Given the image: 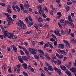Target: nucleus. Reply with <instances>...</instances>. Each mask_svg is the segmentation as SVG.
Instances as JSON below:
<instances>
[{
    "mask_svg": "<svg viewBox=\"0 0 76 76\" xmlns=\"http://www.w3.org/2000/svg\"><path fill=\"white\" fill-rule=\"evenodd\" d=\"M47 47H48V45L47 44H45L44 47V48H46Z\"/></svg>",
    "mask_w": 76,
    "mask_h": 76,
    "instance_id": "69168bd1",
    "label": "nucleus"
},
{
    "mask_svg": "<svg viewBox=\"0 0 76 76\" xmlns=\"http://www.w3.org/2000/svg\"><path fill=\"white\" fill-rule=\"evenodd\" d=\"M16 25H18V26H21V25L20 24V23H19L18 22V21H16Z\"/></svg>",
    "mask_w": 76,
    "mask_h": 76,
    "instance_id": "8fccbe9b",
    "label": "nucleus"
},
{
    "mask_svg": "<svg viewBox=\"0 0 76 76\" xmlns=\"http://www.w3.org/2000/svg\"><path fill=\"white\" fill-rule=\"evenodd\" d=\"M41 34V31L40 30H38L37 31V34Z\"/></svg>",
    "mask_w": 76,
    "mask_h": 76,
    "instance_id": "680f3d73",
    "label": "nucleus"
},
{
    "mask_svg": "<svg viewBox=\"0 0 76 76\" xmlns=\"http://www.w3.org/2000/svg\"><path fill=\"white\" fill-rule=\"evenodd\" d=\"M28 19L30 21H31V22H32V19L31 18V15H29L28 16Z\"/></svg>",
    "mask_w": 76,
    "mask_h": 76,
    "instance_id": "c9c22d12",
    "label": "nucleus"
},
{
    "mask_svg": "<svg viewBox=\"0 0 76 76\" xmlns=\"http://www.w3.org/2000/svg\"><path fill=\"white\" fill-rule=\"evenodd\" d=\"M72 64H73V62L72 61H70L68 64H66V66L68 69H70Z\"/></svg>",
    "mask_w": 76,
    "mask_h": 76,
    "instance_id": "423d86ee",
    "label": "nucleus"
},
{
    "mask_svg": "<svg viewBox=\"0 0 76 76\" xmlns=\"http://www.w3.org/2000/svg\"><path fill=\"white\" fill-rule=\"evenodd\" d=\"M9 34H10V35L8 37V38H12V39H16V38H17V36H15L13 34L14 33H10Z\"/></svg>",
    "mask_w": 76,
    "mask_h": 76,
    "instance_id": "7ed1b4c3",
    "label": "nucleus"
},
{
    "mask_svg": "<svg viewBox=\"0 0 76 76\" xmlns=\"http://www.w3.org/2000/svg\"><path fill=\"white\" fill-rule=\"evenodd\" d=\"M72 31V30L70 28L69 29V31L67 32V34H70V32Z\"/></svg>",
    "mask_w": 76,
    "mask_h": 76,
    "instance_id": "6e6d98bb",
    "label": "nucleus"
},
{
    "mask_svg": "<svg viewBox=\"0 0 76 76\" xmlns=\"http://www.w3.org/2000/svg\"><path fill=\"white\" fill-rule=\"evenodd\" d=\"M34 38H38V34H35L34 35Z\"/></svg>",
    "mask_w": 76,
    "mask_h": 76,
    "instance_id": "4d7b16f0",
    "label": "nucleus"
},
{
    "mask_svg": "<svg viewBox=\"0 0 76 76\" xmlns=\"http://www.w3.org/2000/svg\"><path fill=\"white\" fill-rule=\"evenodd\" d=\"M10 33H9V32H8V31H4V34H9Z\"/></svg>",
    "mask_w": 76,
    "mask_h": 76,
    "instance_id": "864d4df0",
    "label": "nucleus"
},
{
    "mask_svg": "<svg viewBox=\"0 0 76 76\" xmlns=\"http://www.w3.org/2000/svg\"><path fill=\"white\" fill-rule=\"evenodd\" d=\"M44 26L45 28H47V27L48 28L49 26L48 24L47 23H46L44 25Z\"/></svg>",
    "mask_w": 76,
    "mask_h": 76,
    "instance_id": "09e8293b",
    "label": "nucleus"
},
{
    "mask_svg": "<svg viewBox=\"0 0 76 76\" xmlns=\"http://www.w3.org/2000/svg\"><path fill=\"white\" fill-rule=\"evenodd\" d=\"M4 15L8 17H9L10 16V15H9V14L7 13H4Z\"/></svg>",
    "mask_w": 76,
    "mask_h": 76,
    "instance_id": "c756f323",
    "label": "nucleus"
},
{
    "mask_svg": "<svg viewBox=\"0 0 76 76\" xmlns=\"http://www.w3.org/2000/svg\"><path fill=\"white\" fill-rule=\"evenodd\" d=\"M11 24H13V23L11 21L8 22V25H10H10H11Z\"/></svg>",
    "mask_w": 76,
    "mask_h": 76,
    "instance_id": "4c0bfd02",
    "label": "nucleus"
},
{
    "mask_svg": "<svg viewBox=\"0 0 76 76\" xmlns=\"http://www.w3.org/2000/svg\"><path fill=\"white\" fill-rule=\"evenodd\" d=\"M21 57L23 59V60H24L25 61H28V57L24 56H22Z\"/></svg>",
    "mask_w": 76,
    "mask_h": 76,
    "instance_id": "6ab92c4d",
    "label": "nucleus"
},
{
    "mask_svg": "<svg viewBox=\"0 0 76 76\" xmlns=\"http://www.w3.org/2000/svg\"><path fill=\"white\" fill-rule=\"evenodd\" d=\"M70 70L71 72L73 73H76V68L75 67H72L70 68Z\"/></svg>",
    "mask_w": 76,
    "mask_h": 76,
    "instance_id": "9d476101",
    "label": "nucleus"
},
{
    "mask_svg": "<svg viewBox=\"0 0 76 76\" xmlns=\"http://www.w3.org/2000/svg\"><path fill=\"white\" fill-rule=\"evenodd\" d=\"M7 11L8 13H11L12 12V10L10 9H7Z\"/></svg>",
    "mask_w": 76,
    "mask_h": 76,
    "instance_id": "cd10ccee",
    "label": "nucleus"
},
{
    "mask_svg": "<svg viewBox=\"0 0 76 76\" xmlns=\"http://www.w3.org/2000/svg\"><path fill=\"white\" fill-rule=\"evenodd\" d=\"M43 9H45V10L46 12H48V9H47V7H44L43 8Z\"/></svg>",
    "mask_w": 76,
    "mask_h": 76,
    "instance_id": "3c124183",
    "label": "nucleus"
},
{
    "mask_svg": "<svg viewBox=\"0 0 76 76\" xmlns=\"http://www.w3.org/2000/svg\"><path fill=\"white\" fill-rule=\"evenodd\" d=\"M34 57L35 58H36L37 60H39V55H35L34 56Z\"/></svg>",
    "mask_w": 76,
    "mask_h": 76,
    "instance_id": "393cba45",
    "label": "nucleus"
},
{
    "mask_svg": "<svg viewBox=\"0 0 76 76\" xmlns=\"http://www.w3.org/2000/svg\"><path fill=\"white\" fill-rule=\"evenodd\" d=\"M53 44L55 46H56V45H57V42L56 41H55L54 42Z\"/></svg>",
    "mask_w": 76,
    "mask_h": 76,
    "instance_id": "e2e57ef3",
    "label": "nucleus"
},
{
    "mask_svg": "<svg viewBox=\"0 0 76 76\" xmlns=\"http://www.w3.org/2000/svg\"><path fill=\"white\" fill-rule=\"evenodd\" d=\"M20 27H21V28L22 29H26V24H22V25H21V26H20Z\"/></svg>",
    "mask_w": 76,
    "mask_h": 76,
    "instance_id": "9b49d317",
    "label": "nucleus"
},
{
    "mask_svg": "<svg viewBox=\"0 0 76 76\" xmlns=\"http://www.w3.org/2000/svg\"><path fill=\"white\" fill-rule=\"evenodd\" d=\"M58 47L59 48H63L64 47V45L63 44H59L58 45Z\"/></svg>",
    "mask_w": 76,
    "mask_h": 76,
    "instance_id": "1a4fd4ad",
    "label": "nucleus"
},
{
    "mask_svg": "<svg viewBox=\"0 0 76 76\" xmlns=\"http://www.w3.org/2000/svg\"><path fill=\"white\" fill-rule=\"evenodd\" d=\"M63 42L66 45V47L67 48H72V45H70V44L67 40L64 39L63 40Z\"/></svg>",
    "mask_w": 76,
    "mask_h": 76,
    "instance_id": "f257e3e1",
    "label": "nucleus"
},
{
    "mask_svg": "<svg viewBox=\"0 0 76 76\" xmlns=\"http://www.w3.org/2000/svg\"><path fill=\"white\" fill-rule=\"evenodd\" d=\"M42 16L43 17V18H45L47 17V15H46L44 14L42 15Z\"/></svg>",
    "mask_w": 76,
    "mask_h": 76,
    "instance_id": "774afa93",
    "label": "nucleus"
},
{
    "mask_svg": "<svg viewBox=\"0 0 76 76\" xmlns=\"http://www.w3.org/2000/svg\"><path fill=\"white\" fill-rule=\"evenodd\" d=\"M44 70H45L46 72H48V69H47V67H45L44 68Z\"/></svg>",
    "mask_w": 76,
    "mask_h": 76,
    "instance_id": "13d9d810",
    "label": "nucleus"
},
{
    "mask_svg": "<svg viewBox=\"0 0 76 76\" xmlns=\"http://www.w3.org/2000/svg\"><path fill=\"white\" fill-rule=\"evenodd\" d=\"M8 35H9V34H4V38H6L7 37H8Z\"/></svg>",
    "mask_w": 76,
    "mask_h": 76,
    "instance_id": "e433bc0d",
    "label": "nucleus"
},
{
    "mask_svg": "<svg viewBox=\"0 0 76 76\" xmlns=\"http://www.w3.org/2000/svg\"><path fill=\"white\" fill-rule=\"evenodd\" d=\"M62 54H63L64 55H66L67 54V52H65L64 50H63V52H62Z\"/></svg>",
    "mask_w": 76,
    "mask_h": 76,
    "instance_id": "a19ab883",
    "label": "nucleus"
},
{
    "mask_svg": "<svg viewBox=\"0 0 76 76\" xmlns=\"http://www.w3.org/2000/svg\"><path fill=\"white\" fill-rule=\"evenodd\" d=\"M20 52L22 56H23V55H24V53H23V52L22 51V50H20Z\"/></svg>",
    "mask_w": 76,
    "mask_h": 76,
    "instance_id": "ea45409f",
    "label": "nucleus"
},
{
    "mask_svg": "<svg viewBox=\"0 0 76 76\" xmlns=\"http://www.w3.org/2000/svg\"><path fill=\"white\" fill-rule=\"evenodd\" d=\"M28 51L33 55L37 54V52H35V49L34 48H30L28 49Z\"/></svg>",
    "mask_w": 76,
    "mask_h": 76,
    "instance_id": "f03ea898",
    "label": "nucleus"
},
{
    "mask_svg": "<svg viewBox=\"0 0 76 76\" xmlns=\"http://www.w3.org/2000/svg\"><path fill=\"white\" fill-rule=\"evenodd\" d=\"M31 31H27L26 33V34H31Z\"/></svg>",
    "mask_w": 76,
    "mask_h": 76,
    "instance_id": "052dcab7",
    "label": "nucleus"
},
{
    "mask_svg": "<svg viewBox=\"0 0 76 76\" xmlns=\"http://www.w3.org/2000/svg\"><path fill=\"white\" fill-rule=\"evenodd\" d=\"M63 57V56L61 54L60 55L58 56V58H60V59H61V58H62Z\"/></svg>",
    "mask_w": 76,
    "mask_h": 76,
    "instance_id": "a18cd8bd",
    "label": "nucleus"
},
{
    "mask_svg": "<svg viewBox=\"0 0 76 76\" xmlns=\"http://www.w3.org/2000/svg\"><path fill=\"white\" fill-rule=\"evenodd\" d=\"M25 53H26V54L27 56L28 57V58H30L31 56H29V52L28 51V50H26V51H25Z\"/></svg>",
    "mask_w": 76,
    "mask_h": 76,
    "instance_id": "dca6fc26",
    "label": "nucleus"
},
{
    "mask_svg": "<svg viewBox=\"0 0 76 76\" xmlns=\"http://www.w3.org/2000/svg\"><path fill=\"white\" fill-rule=\"evenodd\" d=\"M53 69L54 70L55 72L59 74L61 73V69L57 68L56 67H54Z\"/></svg>",
    "mask_w": 76,
    "mask_h": 76,
    "instance_id": "20e7f679",
    "label": "nucleus"
},
{
    "mask_svg": "<svg viewBox=\"0 0 76 76\" xmlns=\"http://www.w3.org/2000/svg\"><path fill=\"white\" fill-rule=\"evenodd\" d=\"M38 52L40 53L42 55L44 56V52H43V50L41 49H39L38 50Z\"/></svg>",
    "mask_w": 76,
    "mask_h": 76,
    "instance_id": "ddd939ff",
    "label": "nucleus"
},
{
    "mask_svg": "<svg viewBox=\"0 0 76 76\" xmlns=\"http://www.w3.org/2000/svg\"><path fill=\"white\" fill-rule=\"evenodd\" d=\"M51 61L52 63H56V61L55 59H52V60Z\"/></svg>",
    "mask_w": 76,
    "mask_h": 76,
    "instance_id": "58836bf2",
    "label": "nucleus"
},
{
    "mask_svg": "<svg viewBox=\"0 0 76 76\" xmlns=\"http://www.w3.org/2000/svg\"><path fill=\"white\" fill-rule=\"evenodd\" d=\"M19 22H20V25H21L24 24V23H23V22L22 21L20 20H19Z\"/></svg>",
    "mask_w": 76,
    "mask_h": 76,
    "instance_id": "f704fd0d",
    "label": "nucleus"
},
{
    "mask_svg": "<svg viewBox=\"0 0 76 76\" xmlns=\"http://www.w3.org/2000/svg\"><path fill=\"white\" fill-rule=\"evenodd\" d=\"M12 47L13 48L14 52H15V53H17L18 52V50H17V48L14 45H12Z\"/></svg>",
    "mask_w": 76,
    "mask_h": 76,
    "instance_id": "6e6552de",
    "label": "nucleus"
},
{
    "mask_svg": "<svg viewBox=\"0 0 76 76\" xmlns=\"http://www.w3.org/2000/svg\"><path fill=\"white\" fill-rule=\"evenodd\" d=\"M63 61H65V60H66V59H67V57H64L63 58Z\"/></svg>",
    "mask_w": 76,
    "mask_h": 76,
    "instance_id": "37998d69",
    "label": "nucleus"
},
{
    "mask_svg": "<svg viewBox=\"0 0 76 76\" xmlns=\"http://www.w3.org/2000/svg\"><path fill=\"white\" fill-rule=\"evenodd\" d=\"M65 73L67 75H68L69 76H72V74L71 72L70 71H68V70L66 69Z\"/></svg>",
    "mask_w": 76,
    "mask_h": 76,
    "instance_id": "f8f14e48",
    "label": "nucleus"
},
{
    "mask_svg": "<svg viewBox=\"0 0 76 76\" xmlns=\"http://www.w3.org/2000/svg\"><path fill=\"white\" fill-rule=\"evenodd\" d=\"M60 22L61 23H63L64 22V19H62L60 20Z\"/></svg>",
    "mask_w": 76,
    "mask_h": 76,
    "instance_id": "338daca9",
    "label": "nucleus"
},
{
    "mask_svg": "<svg viewBox=\"0 0 76 76\" xmlns=\"http://www.w3.org/2000/svg\"><path fill=\"white\" fill-rule=\"evenodd\" d=\"M67 23H69V22L68 21L65 22L64 24V26H66L67 25Z\"/></svg>",
    "mask_w": 76,
    "mask_h": 76,
    "instance_id": "7c9ffc66",
    "label": "nucleus"
},
{
    "mask_svg": "<svg viewBox=\"0 0 76 76\" xmlns=\"http://www.w3.org/2000/svg\"><path fill=\"white\" fill-rule=\"evenodd\" d=\"M72 22H69V24L70 25H71V26H72V27H73V28H74V27H75V25H74V24H73V23H72Z\"/></svg>",
    "mask_w": 76,
    "mask_h": 76,
    "instance_id": "bb28decb",
    "label": "nucleus"
},
{
    "mask_svg": "<svg viewBox=\"0 0 76 76\" xmlns=\"http://www.w3.org/2000/svg\"><path fill=\"white\" fill-rule=\"evenodd\" d=\"M56 59V56L54 55H53L52 56V59Z\"/></svg>",
    "mask_w": 76,
    "mask_h": 76,
    "instance_id": "c85d7f7f",
    "label": "nucleus"
},
{
    "mask_svg": "<svg viewBox=\"0 0 76 76\" xmlns=\"http://www.w3.org/2000/svg\"><path fill=\"white\" fill-rule=\"evenodd\" d=\"M37 21L38 22H43V20L41 17H39L37 19Z\"/></svg>",
    "mask_w": 76,
    "mask_h": 76,
    "instance_id": "4468645a",
    "label": "nucleus"
},
{
    "mask_svg": "<svg viewBox=\"0 0 76 76\" xmlns=\"http://www.w3.org/2000/svg\"><path fill=\"white\" fill-rule=\"evenodd\" d=\"M56 35H57L58 36H61V34L59 32H57Z\"/></svg>",
    "mask_w": 76,
    "mask_h": 76,
    "instance_id": "0e129e2a",
    "label": "nucleus"
},
{
    "mask_svg": "<svg viewBox=\"0 0 76 76\" xmlns=\"http://www.w3.org/2000/svg\"><path fill=\"white\" fill-rule=\"evenodd\" d=\"M67 4L68 5H70V4H73V2H67Z\"/></svg>",
    "mask_w": 76,
    "mask_h": 76,
    "instance_id": "603ef678",
    "label": "nucleus"
},
{
    "mask_svg": "<svg viewBox=\"0 0 76 76\" xmlns=\"http://www.w3.org/2000/svg\"><path fill=\"white\" fill-rule=\"evenodd\" d=\"M69 9H70V7L69 6H68L66 7V11L67 12H69Z\"/></svg>",
    "mask_w": 76,
    "mask_h": 76,
    "instance_id": "a878e982",
    "label": "nucleus"
},
{
    "mask_svg": "<svg viewBox=\"0 0 76 76\" xmlns=\"http://www.w3.org/2000/svg\"><path fill=\"white\" fill-rule=\"evenodd\" d=\"M48 70H50V71H53V67L51 66H49L48 67Z\"/></svg>",
    "mask_w": 76,
    "mask_h": 76,
    "instance_id": "5701e85b",
    "label": "nucleus"
},
{
    "mask_svg": "<svg viewBox=\"0 0 76 76\" xmlns=\"http://www.w3.org/2000/svg\"><path fill=\"white\" fill-rule=\"evenodd\" d=\"M52 36L55 39H57V37H56V36H54L53 34H52Z\"/></svg>",
    "mask_w": 76,
    "mask_h": 76,
    "instance_id": "bf43d9fd",
    "label": "nucleus"
},
{
    "mask_svg": "<svg viewBox=\"0 0 76 76\" xmlns=\"http://www.w3.org/2000/svg\"><path fill=\"white\" fill-rule=\"evenodd\" d=\"M30 6L28 4H26L24 5V7L26 9H28Z\"/></svg>",
    "mask_w": 76,
    "mask_h": 76,
    "instance_id": "412c9836",
    "label": "nucleus"
},
{
    "mask_svg": "<svg viewBox=\"0 0 76 76\" xmlns=\"http://www.w3.org/2000/svg\"><path fill=\"white\" fill-rule=\"evenodd\" d=\"M31 42L33 46H35V42H34V41H32Z\"/></svg>",
    "mask_w": 76,
    "mask_h": 76,
    "instance_id": "79ce46f5",
    "label": "nucleus"
},
{
    "mask_svg": "<svg viewBox=\"0 0 76 76\" xmlns=\"http://www.w3.org/2000/svg\"><path fill=\"white\" fill-rule=\"evenodd\" d=\"M70 35L72 37H74V36L75 35V34L73 33H71L70 34Z\"/></svg>",
    "mask_w": 76,
    "mask_h": 76,
    "instance_id": "49530a36",
    "label": "nucleus"
},
{
    "mask_svg": "<svg viewBox=\"0 0 76 76\" xmlns=\"http://www.w3.org/2000/svg\"><path fill=\"white\" fill-rule=\"evenodd\" d=\"M0 5L2 6H3V7H4V6H6V4L3 3H0Z\"/></svg>",
    "mask_w": 76,
    "mask_h": 76,
    "instance_id": "473e14b6",
    "label": "nucleus"
},
{
    "mask_svg": "<svg viewBox=\"0 0 76 76\" xmlns=\"http://www.w3.org/2000/svg\"><path fill=\"white\" fill-rule=\"evenodd\" d=\"M56 51L58 53H60V54H62L63 51V50H61L60 49H56Z\"/></svg>",
    "mask_w": 76,
    "mask_h": 76,
    "instance_id": "f3484780",
    "label": "nucleus"
},
{
    "mask_svg": "<svg viewBox=\"0 0 76 76\" xmlns=\"http://www.w3.org/2000/svg\"><path fill=\"white\" fill-rule=\"evenodd\" d=\"M6 20L7 22H13L14 21V20L12 19L11 17H7L6 18Z\"/></svg>",
    "mask_w": 76,
    "mask_h": 76,
    "instance_id": "39448f33",
    "label": "nucleus"
},
{
    "mask_svg": "<svg viewBox=\"0 0 76 76\" xmlns=\"http://www.w3.org/2000/svg\"><path fill=\"white\" fill-rule=\"evenodd\" d=\"M60 67L63 70H66V67L63 65H61L60 66Z\"/></svg>",
    "mask_w": 76,
    "mask_h": 76,
    "instance_id": "aec40b11",
    "label": "nucleus"
},
{
    "mask_svg": "<svg viewBox=\"0 0 76 76\" xmlns=\"http://www.w3.org/2000/svg\"><path fill=\"white\" fill-rule=\"evenodd\" d=\"M22 66L24 68V69H27V67H28V65L26 63H24L23 64Z\"/></svg>",
    "mask_w": 76,
    "mask_h": 76,
    "instance_id": "a211bd4d",
    "label": "nucleus"
},
{
    "mask_svg": "<svg viewBox=\"0 0 76 76\" xmlns=\"http://www.w3.org/2000/svg\"><path fill=\"white\" fill-rule=\"evenodd\" d=\"M2 69H4V70H6V64H4L2 66Z\"/></svg>",
    "mask_w": 76,
    "mask_h": 76,
    "instance_id": "b1692460",
    "label": "nucleus"
},
{
    "mask_svg": "<svg viewBox=\"0 0 76 76\" xmlns=\"http://www.w3.org/2000/svg\"><path fill=\"white\" fill-rule=\"evenodd\" d=\"M23 73L24 76H28V74L26 72H23Z\"/></svg>",
    "mask_w": 76,
    "mask_h": 76,
    "instance_id": "c03bdc74",
    "label": "nucleus"
},
{
    "mask_svg": "<svg viewBox=\"0 0 76 76\" xmlns=\"http://www.w3.org/2000/svg\"><path fill=\"white\" fill-rule=\"evenodd\" d=\"M39 12L40 13V14H42L44 13V11L42 9H40L39 11Z\"/></svg>",
    "mask_w": 76,
    "mask_h": 76,
    "instance_id": "4be33fe9",
    "label": "nucleus"
},
{
    "mask_svg": "<svg viewBox=\"0 0 76 76\" xmlns=\"http://www.w3.org/2000/svg\"><path fill=\"white\" fill-rule=\"evenodd\" d=\"M57 64L58 65H59L61 64V61L60 60H58L57 61Z\"/></svg>",
    "mask_w": 76,
    "mask_h": 76,
    "instance_id": "2f4dec72",
    "label": "nucleus"
},
{
    "mask_svg": "<svg viewBox=\"0 0 76 76\" xmlns=\"http://www.w3.org/2000/svg\"><path fill=\"white\" fill-rule=\"evenodd\" d=\"M34 27L36 29H37L38 28H39V25H38L37 26H34Z\"/></svg>",
    "mask_w": 76,
    "mask_h": 76,
    "instance_id": "de8ad7c7",
    "label": "nucleus"
},
{
    "mask_svg": "<svg viewBox=\"0 0 76 76\" xmlns=\"http://www.w3.org/2000/svg\"><path fill=\"white\" fill-rule=\"evenodd\" d=\"M71 42H74L76 44V41L74 40V39H72L71 40Z\"/></svg>",
    "mask_w": 76,
    "mask_h": 76,
    "instance_id": "72a5a7b5",
    "label": "nucleus"
},
{
    "mask_svg": "<svg viewBox=\"0 0 76 76\" xmlns=\"http://www.w3.org/2000/svg\"><path fill=\"white\" fill-rule=\"evenodd\" d=\"M18 60L21 62L22 63H23V58H22L21 57L19 56L18 57Z\"/></svg>",
    "mask_w": 76,
    "mask_h": 76,
    "instance_id": "2eb2a0df",
    "label": "nucleus"
},
{
    "mask_svg": "<svg viewBox=\"0 0 76 76\" xmlns=\"http://www.w3.org/2000/svg\"><path fill=\"white\" fill-rule=\"evenodd\" d=\"M39 43L40 44V45H43V44H44V42L43 41L40 42H39Z\"/></svg>",
    "mask_w": 76,
    "mask_h": 76,
    "instance_id": "5fc2aeb1",
    "label": "nucleus"
},
{
    "mask_svg": "<svg viewBox=\"0 0 76 76\" xmlns=\"http://www.w3.org/2000/svg\"><path fill=\"white\" fill-rule=\"evenodd\" d=\"M57 15H58L57 16V18L58 19H60L61 18V16H62V14H61V12H58L57 13Z\"/></svg>",
    "mask_w": 76,
    "mask_h": 76,
    "instance_id": "0eeeda50",
    "label": "nucleus"
}]
</instances>
